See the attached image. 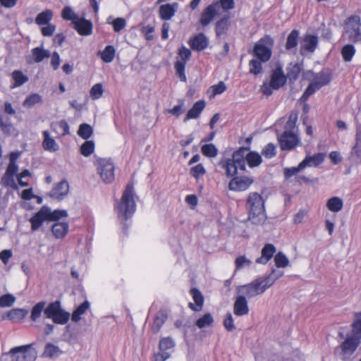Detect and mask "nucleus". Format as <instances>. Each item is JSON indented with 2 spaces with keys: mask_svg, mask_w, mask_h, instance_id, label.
Returning a JSON list of instances; mask_svg holds the SVG:
<instances>
[{
  "mask_svg": "<svg viewBox=\"0 0 361 361\" xmlns=\"http://www.w3.org/2000/svg\"><path fill=\"white\" fill-rule=\"evenodd\" d=\"M247 209L248 219L254 224H262L267 219L264 200L257 192H251L247 197Z\"/></svg>",
  "mask_w": 361,
  "mask_h": 361,
  "instance_id": "nucleus-1",
  "label": "nucleus"
},
{
  "mask_svg": "<svg viewBox=\"0 0 361 361\" xmlns=\"http://www.w3.org/2000/svg\"><path fill=\"white\" fill-rule=\"evenodd\" d=\"M247 152V148L242 147L233 154L232 159H223L220 161L219 165L225 169L227 176H234L238 171L245 170Z\"/></svg>",
  "mask_w": 361,
  "mask_h": 361,
  "instance_id": "nucleus-2",
  "label": "nucleus"
},
{
  "mask_svg": "<svg viewBox=\"0 0 361 361\" xmlns=\"http://www.w3.org/2000/svg\"><path fill=\"white\" fill-rule=\"evenodd\" d=\"M133 196V186L128 184L123 192L120 202L115 204V210L120 219L127 220L135 212L136 204Z\"/></svg>",
  "mask_w": 361,
  "mask_h": 361,
  "instance_id": "nucleus-3",
  "label": "nucleus"
},
{
  "mask_svg": "<svg viewBox=\"0 0 361 361\" xmlns=\"http://www.w3.org/2000/svg\"><path fill=\"white\" fill-rule=\"evenodd\" d=\"M273 285V281L270 279L259 277L250 283L240 286L236 289V293L249 298L262 294L267 289Z\"/></svg>",
  "mask_w": 361,
  "mask_h": 361,
  "instance_id": "nucleus-4",
  "label": "nucleus"
},
{
  "mask_svg": "<svg viewBox=\"0 0 361 361\" xmlns=\"http://www.w3.org/2000/svg\"><path fill=\"white\" fill-rule=\"evenodd\" d=\"M67 216L66 210L56 209L51 211L49 207H43L30 219L32 230H37L44 221H56Z\"/></svg>",
  "mask_w": 361,
  "mask_h": 361,
  "instance_id": "nucleus-5",
  "label": "nucleus"
},
{
  "mask_svg": "<svg viewBox=\"0 0 361 361\" xmlns=\"http://www.w3.org/2000/svg\"><path fill=\"white\" fill-rule=\"evenodd\" d=\"M44 317L51 319L55 324H65L69 320L70 314L62 309L59 301H55L46 307Z\"/></svg>",
  "mask_w": 361,
  "mask_h": 361,
  "instance_id": "nucleus-6",
  "label": "nucleus"
},
{
  "mask_svg": "<svg viewBox=\"0 0 361 361\" xmlns=\"http://www.w3.org/2000/svg\"><path fill=\"white\" fill-rule=\"evenodd\" d=\"M343 37L353 42L361 41V22L359 16H352L347 19Z\"/></svg>",
  "mask_w": 361,
  "mask_h": 361,
  "instance_id": "nucleus-7",
  "label": "nucleus"
},
{
  "mask_svg": "<svg viewBox=\"0 0 361 361\" xmlns=\"http://www.w3.org/2000/svg\"><path fill=\"white\" fill-rule=\"evenodd\" d=\"M97 173L105 183H111L115 178V166L110 159L98 158L94 162Z\"/></svg>",
  "mask_w": 361,
  "mask_h": 361,
  "instance_id": "nucleus-8",
  "label": "nucleus"
},
{
  "mask_svg": "<svg viewBox=\"0 0 361 361\" xmlns=\"http://www.w3.org/2000/svg\"><path fill=\"white\" fill-rule=\"evenodd\" d=\"M274 40L269 36L260 39L255 45L254 55L262 62L268 61L271 56Z\"/></svg>",
  "mask_w": 361,
  "mask_h": 361,
  "instance_id": "nucleus-9",
  "label": "nucleus"
},
{
  "mask_svg": "<svg viewBox=\"0 0 361 361\" xmlns=\"http://www.w3.org/2000/svg\"><path fill=\"white\" fill-rule=\"evenodd\" d=\"M9 353L11 361H35L37 357V352L30 345L13 348Z\"/></svg>",
  "mask_w": 361,
  "mask_h": 361,
  "instance_id": "nucleus-10",
  "label": "nucleus"
},
{
  "mask_svg": "<svg viewBox=\"0 0 361 361\" xmlns=\"http://www.w3.org/2000/svg\"><path fill=\"white\" fill-rule=\"evenodd\" d=\"M361 342V336L353 334L348 336L340 345L341 356L343 360L348 359L357 350Z\"/></svg>",
  "mask_w": 361,
  "mask_h": 361,
  "instance_id": "nucleus-11",
  "label": "nucleus"
},
{
  "mask_svg": "<svg viewBox=\"0 0 361 361\" xmlns=\"http://www.w3.org/2000/svg\"><path fill=\"white\" fill-rule=\"evenodd\" d=\"M175 345L173 340L170 337L161 339L159 342V351L155 355V361H165L171 355Z\"/></svg>",
  "mask_w": 361,
  "mask_h": 361,
  "instance_id": "nucleus-12",
  "label": "nucleus"
},
{
  "mask_svg": "<svg viewBox=\"0 0 361 361\" xmlns=\"http://www.w3.org/2000/svg\"><path fill=\"white\" fill-rule=\"evenodd\" d=\"M282 150H290L298 145L299 138L293 131H284L279 138Z\"/></svg>",
  "mask_w": 361,
  "mask_h": 361,
  "instance_id": "nucleus-13",
  "label": "nucleus"
},
{
  "mask_svg": "<svg viewBox=\"0 0 361 361\" xmlns=\"http://www.w3.org/2000/svg\"><path fill=\"white\" fill-rule=\"evenodd\" d=\"M326 154L322 152H318L314 154H307L305 159L300 162L304 169L307 167H318L324 159Z\"/></svg>",
  "mask_w": 361,
  "mask_h": 361,
  "instance_id": "nucleus-14",
  "label": "nucleus"
},
{
  "mask_svg": "<svg viewBox=\"0 0 361 361\" xmlns=\"http://www.w3.org/2000/svg\"><path fill=\"white\" fill-rule=\"evenodd\" d=\"M252 182V179L249 177H235L231 180L228 188L231 190L244 191L250 186Z\"/></svg>",
  "mask_w": 361,
  "mask_h": 361,
  "instance_id": "nucleus-15",
  "label": "nucleus"
},
{
  "mask_svg": "<svg viewBox=\"0 0 361 361\" xmlns=\"http://www.w3.org/2000/svg\"><path fill=\"white\" fill-rule=\"evenodd\" d=\"M50 56L51 53L49 50L44 49L42 46L37 47L32 49L31 55L27 57V62L30 64L33 63H38Z\"/></svg>",
  "mask_w": 361,
  "mask_h": 361,
  "instance_id": "nucleus-16",
  "label": "nucleus"
},
{
  "mask_svg": "<svg viewBox=\"0 0 361 361\" xmlns=\"http://www.w3.org/2000/svg\"><path fill=\"white\" fill-rule=\"evenodd\" d=\"M69 192V183L66 180H62L54 185L49 192V196L56 200H61Z\"/></svg>",
  "mask_w": 361,
  "mask_h": 361,
  "instance_id": "nucleus-17",
  "label": "nucleus"
},
{
  "mask_svg": "<svg viewBox=\"0 0 361 361\" xmlns=\"http://www.w3.org/2000/svg\"><path fill=\"white\" fill-rule=\"evenodd\" d=\"M219 6V3L215 2L208 6L202 13L200 23L202 25L206 26L209 25L217 15L218 11L216 8Z\"/></svg>",
  "mask_w": 361,
  "mask_h": 361,
  "instance_id": "nucleus-18",
  "label": "nucleus"
},
{
  "mask_svg": "<svg viewBox=\"0 0 361 361\" xmlns=\"http://www.w3.org/2000/svg\"><path fill=\"white\" fill-rule=\"evenodd\" d=\"M233 312L236 316L246 315L249 312V307L246 298L237 293V296L233 305Z\"/></svg>",
  "mask_w": 361,
  "mask_h": 361,
  "instance_id": "nucleus-19",
  "label": "nucleus"
},
{
  "mask_svg": "<svg viewBox=\"0 0 361 361\" xmlns=\"http://www.w3.org/2000/svg\"><path fill=\"white\" fill-rule=\"evenodd\" d=\"M286 76L284 75L281 67H277L272 73L270 80V86L278 90L286 82Z\"/></svg>",
  "mask_w": 361,
  "mask_h": 361,
  "instance_id": "nucleus-20",
  "label": "nucleus"
},
{
  "mask_svg": "<svg viewBox=\"0 0 361 361\" xmlns=\"http://www.w3.org/2000/svg\"><path fill=\"white\" fill-rule=\"evenodd\" d=\"M73 25L80 35L87 36L92 34V23L90 20L79 17Z\"/></svg>",
  "mask_w": 361,
  "mask_h": 361,
  "instance_id": "nucleus-21",
  "label": "nucleus"
},
{
  "mask_svg": "<svg viewBox=\"0 0 361 361\" xmlns=\"http://www.w3.org/2000/svg\"><path fill=\"white\" fill-rule=\"evenodd\" d=\"M178 4L177 3L166 4L159 7V13L160 18L164 20H169L174 16Z\"/></svg>",
  "mask_w": 361,
  "mask_h": 361,
  "instance_id": "nucleus-22",
  "label": "nucleus"
},
{
  "mask_svg": "<svg viewBox=\"0 0 361 361\" xmlns=\"http://www.w3.org/2000/svg\"><path fill=\"white\" fill-rule=\"evenodd\" d=\"M276 252V247L274 245L267 243L262 250L261 257L256 259V263L265 264L271 259Z\"/></svg>",
  "mask_w": 361,
  "mask_h": 361,
  "instance_id": "nucleus-23",
  "label": "nucleus"
},
{
  "mask_svg": "<svg viewBox=\"0 0 361 361\" xmlns=\"http://www.w3.org/2000/svg\"><path fill=\"white\" fill-rule=\"evenodd\" d=\"M18 166L16 164L9 163L6 173L2 178V182L6 185L13 186L15 182L13 180V176L17 173Z\"/></svg>",
  "mask_w": 361,
  "mask_h": 361,
  "instance_id": "nucleus-24",
  "label": "nucleus"
},
{
  "mask_svg": "<svg viewBox=\"0 0 361 361\" xmlns=\"http://www.w3.org/2000/svg\"><path fill=\"white\" fill-rule=\"evenodd\" d=\"M190 47L197 51L204 49L208 45V39L206 36L200 33L190 41Z\"/></svg>",
  "mask_w": 361,
  "mask_h": 361,
  "instance_id": "nucleus-25",
  "label": "nucleus"
},
{
  "mask_svg": "<svg viewBox=\"0 0 361 361\" xmlns=\"http://www.w3.org/2000/svg\"><path fill=\"white\" fill-rule=\"evenodd\" d=\"M44 140L42 142V146L47 151L51 152H57L59 149V146L55 141V140L50 136L49 133L47 130L43 131Z\"/></svg>",
  "mask_w": 361,
  "mask_h": 361,
  "instance_id": "nucleus-26",
  "label": "nucleus"
},
{
  "mask_svg": "<svg viewBox=\"0 0 361 361\" xmlns=\"http://www.w3.org/2000/svg\"><path fill=\"white\" fill-rule=\"evenodd\" d=\"M205 104H206L204 100H199L195 102L192 107L188 111L184 121L186 122L188 120L191 118H197L204 109Z\"/></svg>",
  "mask_w": 361,
  "mask_h": 361,
  "instance_id": "nucleus-27",
  "label": "nucleus"
},
{
  "mask_svg": "<svg viewBox=\"0 0 361 361\" xmlns=\"http://www.w3.org/2000/svg\"><path fill=\"white\" fill-rule=\"evenodd\" d=\"M68 224L65 222H56L51 227L53 235L56 238H63L68 231Z\"/></svg>",
  "mask_w": 361,
  "mask_h": 361,
  "instance_id": "nucleus-28",
  "label": "nucleus"
},
{
  "mask_svg": "<svg viewBox=\"0 0 361 361\" xmlns=\"http://www.w3.org/2000/svg\"><path fill=\"white\" fill-rule=\"evenodd\" d=\"M317 43L318 39L316 36L308 35L304 37L301 47L307 51L313 52L317 46Z\"/></svg>",
  "mask_w": 361,
  "mask_h": 361,
  "instance_id": "nucleus-29",
  "label": "nucleus"
},
{
  "mask_svg": "<svg viewBox=\"0 0 361 361\" xmlns=\"http://www.w3.org/2000/svg\"><path fill=\"white\" fill-rule=\"evenodd\" d=\"M190 293L195 302V306L193 304L190 303V307L195 311H200L202 309L204 302L203 295L197 288H192L190 290Z\"/></svg>",
  "mask_w": 361,
  "mask_h": 361,
  "instance_id": "nucleus-30",
  "label": "nucleus"
},
{
  "mask_svg": "<svg viewBox=\"0 0 361 361\" xmlns=\"http://www.w3.org/2000/svg\"><path fill=\"white\" fill-rule=\"evenodd\" d=\"M229 26V17L225 16L216 23V34L218 37L226 34Z\"/></svg>",
  "mask_w": 361,
  "mask_h": 361,
  "instance_id": "nucleus-31",
  "label": "nucleus"
},
{
  "mask_svg": "<svg viewBox=\"0 0 361 361\" xmlns=\"http://www.w3.org/2000/svg\"><path fill=\"white\" fill-rule=\"evenodd\" d=\"M166 318L167 315L164 311H159V312H157L152 326V331H153V333L157 334L160 330L162 325L166 322Z\"/></svg>",
  "mask_w": 361,
  "mask_h": 361,
  "instance_id": "nucleus-32",
  "label": "nucleus"
},
{
  "mask_svg": "<svg viewBox=\"0 0 361 361\" xmlns=\"http://www.w3.org/2000/svg\"><path fill=\"white\" fill-rule=\"evenodd\" d=\"M28 314V311L23 308H15L11 310L8 313V317L14 322L23 320Z\"/></svg>",
  "mask_w": 361,
  "mask_h": 361,
  "instance_id": "nucleus-33",
  "label": "nucleus"
},
{
  "mask_svg": "<svg viewBox=\"0 0 361 361\" xmlns=\"http://www.w3.org/2000/svg\"><path fill=\"white\" fill-rule=\"evenodd\" d=\"M51 127L54 132L59 133L63 136L70 133L69 126L65 120H61L60 121L53 123Z\"/></svg>",
  "mask_w": 361,
  "mask_h": 361,
  "instance_id": "nucleus-34",
  "label": "nucleus"
},
{
  "mask_svg": "<svg viewBox=\"0 0 361 361\" xmlns=\"http://www.w3.org/2000/svg\"><path fill=\"white\" fill-rule=\"evenodd\" d=\"M343 200L338 197H333L328 200L326 202L327 208L333 212H338L343 208Z\"/></svg>",
  "mask_w": 361,
  "mask_h": 361,
  "instance_id": "nucleus-35",
  "label": "nucleus"
},
{
  "mask_svg": "<svg viewBox=\"0 0 361 361\" xmlns=\"http://www.w3.org/2000/svg\"><path fill=\"white\" fill-rule=\"evenodd\" d=\"M46 309V302L41 301L37 302L35 305L33 306L30 318L32 321H37L42 315V313H44V310Z\"/></svg>",
  "mask_w": 361,
  "mask_h": 361,
  "instance_id": "nucleus-36",
  "label": "nucleus"
},
{
  "mask_svg": "<svg viewBox=\"0 0 361 361\" xmlns=\"http://www.w3.org/2000/svg\"><path fill=\"white\" fill-rule=\"evenodd\" d=\"M300 71L301 68L298 63H290L287 67V75L286 76L290 80H295L298 78Z\"/></svg>",
  "mask_w": 361,
  "mask_h": 361,
  "instance_id": "nucleus-37",
  "label": "nucleus"
},
{
  "mask_svg": "<svg viewBox=\"0 0 361 361\" xmlns=\"http://www.w3.org/2000/svg\"><path fill=\"white\" fill-rule=\"evenodd\" d=\"M11 77L15 82L12 88L19 87L28 81V77L23 74L21 71H14L11 73Z\"/></svg>",
  "mask_w": 361,
  "mask_h": 361,
  "instance_id": "nucleus-38",
  "label": "nucleus"
},
{
  "mask_svg": "<svg viewBox=\"0 0 361 361\" xmlns=\"http://www.w3.org/2000/svg\"><path fill=\"white\" fill-rule=\"evenodd\" d=\"M90 302L85 301L83 303L80 305L77 309L72 314V320L75 322H78L80 320V316L83 314L90 307Z\"/></svg>",
  "mask_w": 361,
  "mask_h": 361,
  "instance_id": "nucleus-39",
  "label": "nucleus"
},
{
  "mask_svg": "<svg viewBox=\"0 0 361 361\" xmlns=\"http://www.w3.org/2000/svg\"><path fill=\"white\" fill-rule=\"evenodd\" d=\"M299 37V31L297 30H293L290 32L287 37V42L286 44V49L287 50H290L293 48H295L298 45V40Z\"/></svg>",
  "mask_w": 361,
  "mask_h": 361,
  "instance_id": "nucleus-40",
  "label": "nucleus"
},
{
  "mask_svg": "<svg viewBox=\"0 0 361 361\" xmlns=\"http://www.w3.org/2000/svg\"><path fill=\"white\" fill-rule=\"evenodd\" d=\"M52 16V12L50 10H46L37 16L35 22L39 25H44L49 23Z\"/></svg>",
  "mask_w": 361,
  "mask_h": 361,
  "instance_id": "nucleus-41",
  "label": "nucleus"
},
{
  "mask_svg": "<svg viewBox=\"0 0 361 361\" xmlns=\"http://www.w3.org/2000/svg\"><path fill=\"white\" fill-rule=\"evenodd\" d=\"M330 80L331 78L329 75L324 73H320L317 75L314 80L312 81V83L314 85L316 88L319 90L324 85H327Z\"/></svg>",
  "mask_w": 361,
  "mask_h": 361,
  "instance_id": "nucleus-42",
  "label": "nucleus"
},
{
  "mask_svg": "<svg viewBox=\"0 0 361 361\" xmlns=\"http://www.w3.org/2000/svg\"><path fill=\"white\" fill-rule=\"evenodd\" d=\"M61 353L58 346L51 343H47L45 346L44 355L47 357L54 358L59 357Z\"/></svg>",
  "mask_w": 361,
  "mask_h": 361,
  "instance_id": "nucleus-43",
  "label": "nucleus"
},
{
  "mask_svg": "<svg viewBox=\"0 0 361 361\" xmlns=\"http://www.w3.org/2000/svg\"><path fill=\"white\" fill-rule=\"evenodd\" d=\"M115 51V49L113 46H106L104 51L101 52V59L105 63H110L114 59Z\"/></svg>",
  "mask_w": 361,
  "mask_h": 361,
  "instance_id": "nucleus-44",
  "label": "nucleus"
},
{
  "mask_svg": "<svg viewBox=\"0 0 361 361\" xmlns=\"http://www.w3.org/2000/svg\"><path fill=\"white\" fill-rule=\"evenodd\" d=\"M213 322L214 319L212 314L210 313H207L202 317L199 318L195 324L199 329H203L211 326Z\"/></svg>",
  "mask_w": 361,
  "mask_h": 361,
  "instance_id": "nucleus-45",
  "label": "nucleus"
},
{
  "mask_svg": "<svg viewBox=\"0 0 361 361\" xmlns=\"http://www.w3.org/2000/svg\"><path fill=\"white\" fill-rule=\"evenodd\" d=\"M0 128L6 134H11L14 128L8 117L0 114Z\"/></svg>",
  "mask_w": 361,
  "mask_h": 361,
  "instance_id": "nucleus-46",
  "label": "nucleus"
},
{
  "mask_svg": "<svg viewBox=\"0 0 361 361\" xmlns=\"http://www.w3.org/2000/svg\"><path fill=\"white\" fill-rule=\"evenodd\" d=\"M247 163L250 167H255L262 163L261 156L255 152H247Z\"/></svg>",
  "mask_w": 361,
  "mask_h": 361,
  "instance_id": "nucleus-47",
  "label": "nucleus"
},
{
  "mask_svg": "<svg viewBox=\"0 0 361 361\" xmlns=\"http://www.w3.org/2000/svg\"><path fill=\"white\" fill-rule=\"evenodd\" d=\"M93 133V129L89 124L82 123L79 126L78 134L85 140L90 138Z\"/></svg>",
  "mask_w": 361,
  "mask_h": 361,
  "instance_id": "nucleus-48",
  "label": "nucleus"
},
{
  "mask_svg": "<svg viewBox=\"0 0 361 361\" xmlns=\"http://www.w3.org/2000/svg\"><path fill=\"white\" fill-rule=\"evenodd\" d=\"M274 262L278 268H284L289 264L288 257L281 252H278L274 256Z\"/></svg>",
  "mask_w": 361,
  "mask_h": 361,
  "instance_id": "nucleus-49",
  "label": "nucleus"
},
{
  "mask_svg": "<svg viewBox=\"0 0 361 361\" xmlns=\"http://www.w3.org/2000/svg\"><path fill=\"white\" fill-rule=\"evenodd\" d=\"M355 49L352 44H347L342 49L341 54L345 61H350L355 55Z\"/></svg>",
  "mask_w": 361,
  "mask_h": 361,
  "instance_id": "nucleus-50",
  "label": "nucleus"
},
{
  "mask_svg": "<svg viewBox=\"0 0 361 361\" xmlns=\"http://www.w3.org/2000/svg\"><path fill=\"white\" fill-rule=\"evenodd\" d=\"M61 16L64 20H71L72 24H73L79 18V16L74 13L70 6H66L63 8Z\"/></svg>",
  "mask_w": 361,
  "mask_h": 361,
  "instance_id": "nucleus-51",
  "label": "nucleus"
},
{
  "mask_svg": "<svg viewBox=\"0 0 361 361\" xmlns=\"http://www.w3.org/2000/svg\"><path fill=\"white\" fill-rule=\"evenodd\" d=\"M202 153L208 157H215L217 155L218 149L213 144L204 145L201 148Z\"/></svg>",
  "mask_w": 361,
  "mask_h": 361,
  "instance_id": "nucleus-52",
  "label": "nucleus"
},
{
  "mask_svg": "<svg viewBox=\"0 0 361 361\" xmlns=\"http://www.w3.org/2000/svg\"><path fill=\"white\" fill-rule=\"evenodd\" d=\"M42 102V97L38 94H32L27 97L23 102V106L27 108H30L35 104Z\"/></svg>",
  "mask_w": 361,
  "mask_h": 361,
  "instance_id": "nucleus-53",
  "label": "nucleus"
},
{
  "mask_svg": "<svg viewBox=\"0 0 361 361\" xmlns=\"http://www.w3.org/2000/svg\"><path fill=\"white\" fill-rule=\"evenodd\" d=\"M94 149L93 141H86L80 147V153L85 157H89Z\"/></svg>",
  "mask_w": 361,
  "mask_h": 361,
  "instance_id": "nucleus-54",
  "label": "nucleus"
},
{
  "mask_svg": "<svg viewBox=\"0 0 361 361\" xmlns=\"http://www.w3.org/2000/svg\"><path fill=\"white\" fill-rule=\"evenodd\" d=\"M16 302V298L11 294H6L0 297V307H11Z\"/></svg>",
  "mask_w": 361,
  "mask_h": 361,
  "instance_id": "nucleus-55",
  "label": "nucleus"
},
{
  "mask_svg": "<svg viewBox=\"0 0 361 361\" xmlns=\"http://www.w3.org/2000/svg\"><path fill=\"white\" fill-rule=\"evenodd\" d=\"M262 61L259 59H252L250 63V72L254 75H258L262 72Z\"/></svg>",
  "mask_w": 361,
  "mask_h": 361,
  "instance_id": "nucleus-56",
  "label": "nucleus"
},
{
  "mask_svg": "<svg viewBox=\"0 0 361 361\" xmlns=\"http://www.w3.org/2000/svg\"><path fill=\"white\" fill-rule=\"evenodd\" d=\"M108 23H111L113 25L114 30L116 32H120L123 30L126 25V21L123 18H117L114 20L111 23L110 22V18L107 20Z\"/></svg>",
  "mask_w": 361,
  "mask_h": 361,
  "instance_id": "nucleus-57",
  "label": "nucleus"
},
{
  "mask_svg": "<svg viewBox=\"0 0 361 361\" xmlns=\"http://www.w3.org/2000/svg\"><path fill=\"white\" fill-rule=\"evenodd\" d=\"M304 168L301 166V163H300L298 166L291 167V168H285L283 169V174L286 179H288L293 176L298 174L299 172L302 171Z\"/></svg>",
  "mask_w": 361,
  "mask_h": 361,
  "instance_id": "nucleus-58",
  "label": "nucleus"
},
{
  "mask_svg": "<svg viewBox=\"0 0 361 361\" xmlns=\"http://www.w3.org/2000/svg\"><path fill=\"white\" fill-rule=\"evenodd\" d=\"M103 92L104 90L102 84L97 83L92 87L90 94L92 99H98L102 96Z\"/></svg>",
  "mask_w": 361,
  "mask_h": 361,
  "instance_id": "nucleus-59",
  "label": "nucleus"
},
{
  "mask_svg": "<svg viewBox=\"0 0 361 361\" xmlns=\"http://www.w3.org/2000/svg\"><path fill=\"white\" fill-rule=\"evenodd\" d=\"M185 63L177 61L175 63V69L177 75L179 76L182 81H186V76L185 75Z\"/></svg>",
  "mask_w": 361,
  "mask_h": 361,
  "instance_id": "nucleus-60",
  "label": "nucleus"
},
{
  "mask_svg": "<svg viewBox=\"0 0 361 361\" xmlns=\"http://www.w3.org/2000/svg\"><path fill=\"white\" fill-rule=\"evenodd\" d=\"M252 264L251 260L245 256H240L235 260V265L236 269H240L246 267H250Z\"/></svg>",
  "mask_w": 361,
  "mask_h": 361,
  "instance_id": "nucleus-61",
  "label": "nucleus"
},
{
  "mask_svg": "<svg viewBox=\"0 0 361 361\" xmlns=\"http://www.w3.org/2000/svg\"><path fill=\"white\" fill-rule=\"evenodd\" d=\"M262 154L267 158H271L276 154V147L274 144L269 143L262 150Z\"/></svg>",
  "mask_w": 361,
  "mask_h": 361,
  "instance_id": "nucleus-62",
  "label": "nucleus"
},
{
  "mask_svg": "<svg viewBox=\"0 0 361 361\" xmlns=\"http://www.w3.org/2000/svg\"><path fill=\"white\" fill-rule=\"evenodd\" d=\"M206 173V171L202 166V164H199L195 166L192 167L190 170V173L195 178H198L200 176L204 175Z\"/></svg>",
  "mask_w": 361,
  "mask_h": 361,
  "instance_id": "nucleus-63",
  "label": "nucleus"
},
{
  "mask_svg": "<svg viewBox=\"0 0 361 361\" xmlns=\"http://www.w3.org/2000/svg\"><path fill=\"white\" fill-rule=\"evenodd\" d=\"M178 55L181 59L180 61L185 62L186 63L187 61L189 60L191 56V51L189 49L186 48L185 47H182L179 49Z\"/></svg>",
  "mask_w": 361,
  "mask_h": 361,
  "instance_id": "nucleus-64",
  "label": "nucleus"
}]
</instances>
